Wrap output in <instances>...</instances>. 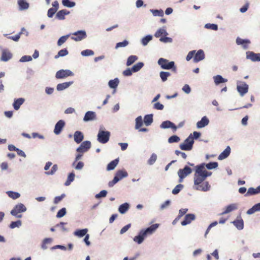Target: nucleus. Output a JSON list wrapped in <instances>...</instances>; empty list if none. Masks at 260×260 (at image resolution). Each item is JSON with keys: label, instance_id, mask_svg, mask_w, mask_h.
I'll list each match as a JSON object with an SVG mask.
<instances>
[{"label": "nucleus", "instance_id": "1", "mask_svg": "<svg viewBox=\"0 0 260 260\" xmlns=\"http://www.w3.org/2000/svg\"><path fill=\"white\" fill-rule=\"evenodd\" d=\"M211 175V172L207 171L204 169V165H198L195 166L193 189L203 191H208L210 188V185L208 181L204 182V181Z\"/></svg>", "mask_w": 260, "mask_h": 260}, {"label": "nucleus", "instance_id": "2", "mask_svg": "<svg viewBox=\"0 0 260 260\" xmlns=\"http://www.w3.org/2000/svg\"><path fill=\"white\" fill-rule=\"evenodd\" d=\"M159 225L158 223H155L146 229L140 230L138 235L133 238L134 241L138 244H142L147 236L154 233Z\"/></svg>", "mask_w": 260, "mask_h": 260}, {"label": "nucleus", "instance_id": "3", "mask_svg": "<svg viewBox=\"0 0 260 260\" xmlns=\"http://www.w3.org/2000/svg\"><path fill=\"white\" fill-rule=\"evenodd\" d=\"M110 137V132L105 131V127L103 125L100 126L97 135V140L98 142L102 144H106L109 141Z\"/></svg>", "mask_w": 260, "mask_h": 260}, {"label": "nucleus", "instance_id": "4", "mask_svg": "<svg viewBox=\"0 0 260 260\" xmlns=\"http://www.w3.org/2000/svg\"><path fill=\"white\" fill-rule=\"evenodd\" d=\"M157 63L164 70H172L174 72L176 71L174 61H169L167 59L160 58L158 60Z\"/></svg>", "mask_w": 260, "mask_h": 260}, {"label": "nucleus", "instance_id": "5", "mask_svg": "<svg viewBox=\"0 0 260 260\" xmlns=\"http://www.w3.org/2000/svg\"><path fill=\"white\" fill-rule=\"evenodd\" d=\"M127 176L128 174L126 171L119 170L116 172L113 179L108 183V186L110 187H113L118 181Z\"/></svg>", "mask_w": 260, "mask_h": 260}, {"label": "nucleus", "instance_id": "6", "mask_svg": "<svg viewBox=\"0 0 260 260\" xmlns=\"http://www.w3.org/2000/svg\"><path fill=\"white\" fill-rule=\"evenodd\" d=\"M27 210L25 206L22 203H18L16 205L11 211V214L17 218H20L22 215L19 213L24 212Z\"/></svg>", "mask_w": 260, "mask_h": 260}, {"label": "nucleus", "instance_id": "7", "mask_svg": "<svg viewBox=\"0 0 260 260\" xmlns=\"http://www.w3.org/2000/svg\"><path fill=\"white\" fill-rule=\"evenodd\" d=\"M193 143L192 135L190 134L184 142L180 144L179 147L182 150L190 151L192 149Z\"/></svg>", "mask_w": 260, "mask_h": 260}, {"label": "nucleus", "instance_id": "8", "mask_svg": "<svg viewBox=\"0 0 260 260\" xmlns=\"http://www.w3.org/2000/svg\"><path fill=\"white\" fill-rule=\"evenodd\" d=\"M192 172V169L188 166H185L183 169H179L177 172V174L179 177V182H182L183 179L190 175Z\"/></svg>", "mask_w": 260, "mask_h": 260}, {"label": "nucleus", "instance_id": "9", "mask_svg": "<svg viewBox=\"0 0 260 260\" xmlns=\"http://www.w3.org/2000/svg\"><path fill=\"white\" fill-rule=\"evenodd\" d=\"M237 90L241 96H243L248 91L249 86L245 82L237 81Z\"/></svg>", "mask_w": 260, "mask_h": 260}, {"label": "nucleus", "instance_id": "10", "mask_svg": "<svg viewBox=\"0 0 260 260\" xmlns=\"http://www.w3.org/2000/svg\"><path fill=\"white\" fill-rule=\"evenodd\" d=\"M72 35L73 36L71 37V39L76 42L81 41L87 37L86 32L84 30H78L73 32Z\"/></svg>", "mask_w": 260, "mask_h": 260}, {"label": "nucleus", "instance_id": "11", "mask_svg": "<svg viewBox=\"0 0 260 260\" xmlns=\"http://www.w3.org/2000/svg\"><path fill=\"white\" fill-rule=\"evenodd\" d=\"M73 75L74 73L69 70H60L56 73L55 77L57 79H62Z\"/></svg>", "mask_w": 260, "mask_h": 260}, {"label": "nucleus", "instance_id": "12", "mask_svg": "<svg viewBox=\"0 0 260 260\" xmlns=\"http://www.w3.org/2000/svg\"><path fill=\"white\" fill-rule=\"evenodd\" d=\"M91 147V142L89 141H85L83 142L76 151L79 153H84L87 152Z\"/></svg>", "mask_w": 260, "mask_h": 260}, {"label": "nucleus", "instance_id": "13", "mask_svg": "<svg viewBox=\"0 0 260 260\" xmlns=\"http://www.w3.org/2000/svg\"><path fill=\"white\" fill-rule=\"evenodd\" d=\"M65 125L66 123L63 120H59L58 121L54 126V128L53 130V133L54 134L56 135H59L65 126Z\"/></svg>", "mask_w": 260, "mask_h": 260}, {"label": "nucleus", "instance_id": "14", "mask_svg": "<svg viewBox=\"0 0 260 260\" xmlns=\"http://www.w3.org/2000/svg\"><path fill=\"white\" fill-rule=\"evenodd\" d=\"M96 114L95 112L88 111L86 112L83 117V121L87 122L91 121H93L96 119Z\"/></svg>", "mask_w": 260, "mask_h": 260}, {"label": "nucleus", "instance_id": "15", "mask_svg": "<svg viewBox=\"0 0 260 260\" xmlns=\"http://www.w3.org/2000/svg\"><path fill=\"white\" fill-rule=\"evenodd\" d=\"M236 44L238 45H241L242 48L246 50L248 48L249 45L250 44V41L248 39H243L240 37H237L236 40Z\"/></svg>", "mask_w": 260, "mask_h": 260}, {"label": "nucleus", "instance_id": "16", "mask_svg": "<svg viewBox=\"0 0 260 260\" xmlns=\"http://www.w3.org/2000/svg\"><path fill=\"white\" fill-rule=\"evenodd\" d=\"M160 127L162 129L171 128L174 132H176L177 129V126L173 122L169 120L163 121L160 125Z\"/></svg>", "mask_w": 260, "mask_h": 260}, {"label": "nucleus", "instance_id": "17", "mask_svg": "<svg viewBox=\"0 0 260 260\" xmlns=\"http://www.w3.org/2000/svg\"><path fill=\"white\" fill-rule=\"evenodd\" d=\"M246 54L247 59H250L253 62L260 61V53H255L252 51H247Z\"/></svg>", "mask_w": 260, "mask_h": 260}, {"label": "nucleus", "instance_id": "18", "mask_svg": "<svg viewBox=\"0 0 260 260\" xmlns=\"http://www.w3.org/2000/svg\"><path fill=\"white\" fill-rule=\"evenodd\" d=\"M196 216L193 214H187L185 215L184 220L181 221V225L183 226L189 224L191 221L195 219Z\"/></svg>", "mask_w": 260, "mask_h": 260}, {"label": "nucleus", "instance_id": "19", "mask_svg": "<svg viewBox=\"0 0 260 260\" xmlns=\"http://www.w3.org/2000/svg\"><path fill=\"white\" fill-rule=\"evenodd\" d=\"M209 123V120L207 116H205L201 118V120L197 122V127L198 128H202L208 125Z\"/></svg>", "mask_w": 260, "mask_h": 260}, {"label": "nucleus", "instance_id": "20", "mask_svg": "<svg viewBox=\"0 0 260 260\" xmlns=\"http://www.w3.org/2000/svg\"><path fill=\"white\" fill-rule=\"evenodd\" d=\"M73 84V81H69L63 82L62 83H59L56 86V90L58 91H62L67 89L71 85Z\"/></svg>", "mask_w": 260, "mask_h": 260}, {"label": "nucleus", "instance_id": "21", "mask_svg": "<svg viewBox=\"0 0 260 260\" xmlns=\"http://www.w3.org/2000/svg\"><path fill=\"white\" fill-rule=\"evenodd\" d=\"M205 58V54L203 50H199L193 58L194 62H198Z\"/></svg>", "mask_w": 260, "mask_h": 260}, {"label": "nucleus", "instance_id": "22", "mask_svg": "<svg viewBox=\"0 0 260 260\" xmlns=\"http://www.w3.org/2000/svg\"><path fill=\"white\" fill-rule=\"evenodd\" d=\"M231 147L228 146L219 155L218 159L219 160H223L226 158L230 154Z\"/></svg>", "mask_w": 260, "mask_h": 260}, {"label": "nucleus", "instance_id": "23", "mask_svg": "<svg viewBox=\"0 0 260 260\" xmlns=\"http://www.w3.org/2000/svg\"><path fill=\"white\" fill-rule=\"evenodd\" d=\"M238 209V205L237 204H231L227 206L225 210L220 214L221 215H225L229 213Z\"/></svg>", "mask_w": 260, "mask_h": 260}, {"label": "nucleus", "instance_id": "24", "mask_svg": "<svg viewBox=\"0 0 260 260\" xmlns=\"http://www.w3.org/2000/svg\"><path fill=\"white\" fill-rule=\"evenodd\" d=\"M25 99L22 98L18 99H15L13 103V106L15 110H18L20 109V106L24 103Z\"/></svg>", "mask_w": 260, "mask_h": 260}, {"label": "nucleus", "instance_id": "25", "mask_svg": "<svg viewBox=\"0 0 260 260\" xmlns=\"http://www.w3.org/2000/svg\"><path fill=\"white\" fill-rule=\"evenodd\" d=\"M74 139L76 143H80L84 139L83 134L81 131H76L74 134Z\"/></svg>", "mask_w": 260, "mask_h": 260}, {"label": "nucleus", "instance_id": "26", "mask_svg": "<svg viewBox=\"0 0 260 260\" xmlns=\"http://www.w3.org/2000/svg\"><path fill=\"white\" fill-rule=\"evenodd\" d=\"M17 4L20 11H24L29 8V5L26 0H18Z\"/></svg>", "mask_w": 260, "mask_h": 260}, {"label": "nucleus", "instance_id": "27", "mask_svg": "<svg viewBox=\"0 0 260 260\" xmlns=\"http://www.w3.org/2000/svg\"><path fill=\"white\" fill-rule=\"evenodd\" d=\"M70 14V12L67 10H61L57 12L55 18L58 20H64L65 16Z\"/></svg>", "mask_w": 260, "mask_h": 260}, {"label": "nucleus", "instance_id": "28", "mask_svg": "<svg viewBox=\"0 0 260 260\" xmlns=\"http://www.w3.org/2000/svg\"><path fill=\"white\" fill-rule=\"evenodd\" d=\"M260 193V185L257 186L256 188L253 187H250L248 188L247 192L245 194V196H253L257 194Z\"/></svg>", "mask_w": 260, "mask_h": 260}, {"label": "nucleus", "instance_id": "29", "mask_svg": "<svg viewBox=\"0 0 260 260\" xmlns=\"http://www.w3.org/2000/svg\"><path fill=\"white\" fill-rule=\"evenodd\" d=\"M236 220L232 222L233 224L239 230H242L244 228V221L241 218L240 216Z\"/></svg>", "mask_w": 260, "mask_h": 260}, {"label": "nucleus", "instance_id": "30", "mask_svg": "<svg viewBox=\"0 0 260 260\" xmlns=\"http://www.w3.org/2000/svg\"><path fill=\"white\" fill-rule=\"evenodd\" d=\"M214 83L215 85H218L221 83H225L228 81L226 79H225L220 75H217L213 76V77Z\"/></svg>", "mask_w": 260, "mask_h": 260}, {"label": "nucleus", "instance_id": "31", "mask_svg": "<svg viewBox=\"0 0 260 260\" xmlns=\"http://www.w3.org/2000/svg\"><path fill=\"white\" fill-rule=\"evenodd\" d=\"M256 212H260V203L255 204L251 208L248 209L246 212V214L251 215Z\"/></svg>", "mask_w": 260, "mask_h": 260}, {"label": "nucleus", "instance_id": "32", "mask_svg": "<svg viewBox=\"0 0 260 260\" xmlns=\"http://www.w3.org/2000/svg\"><path fill=\"white\" fill-rule=\"evenodd\" d=\"M152 114H147L144 116V123L147 126L150 125L153 121Z\"/></svg>", "mask_w": 260, "mask_h": 260}, {"label": "nucleus", "instance_id": "33", "mask_svg": "<svg viewBox=\"0 0 260 260\" xmlns=\"http://www.w3.org/2000/svg\"><path fill=\"white\" fill-rule=\"evenodd\" d=\"M12 58V54L7 51V50H3L2 52V54L1 56V60L4 61H7L9 60H10Z\"/></svg>", "mask_w": 260, "mask_h": 260}, {"label": "nucleus", "instance_id": "34", "mask_svg": "<svg viewBox=\"0 0 260 260\" xmlns=\"http://www.w3.org/2000/svg\"><path fill=\"white\" fill-rule=\"evenodd\" d=\"M200 165H204V168H206L208 170L216 169L218 167L217 162H210L208 164L202 163Z\"/></svg>", "mask_w": 260, "mask_h": 260}, {"label": "nucleus", "instance_id": "35", "mask_svg": "<svg viewBox=\"0 0 260 260\" xmlns=\"http://www.w3.org/2000/svg\"><path fill=\"white\" fill-rule=\"evenodd\" d=\"M129 208V204L127 203L120 205L118 208V211L121 214H124Z\"/></svg>", "mask_w": 260, "mask_h": 260}, {"label": "nucleus", "instance_id": "36", "mask_svg": "<svg viewBox=\"0 0 260 260\" xmlns=\"http://www.w3.org/2000/svg\"><path fill=\"white\" fill-rule=\"evenodd\" d=\"M153 39V37L151 35H148L145 37L142 38L141 40V43L144 46H146L148 45L149 42L151 41Z\"/></svg>", "mask_w": 260, "mask_h": 260}, {"label": "nucleus", "instance_id": "37", "mask_svg": "<svg viewBox=\"0 0 260 260\" xmlns=\"http://www.w3.org/2000/svg\"><path fill=\"white\" fill-rule=\"evenodd\" d=\"M88 230L87 229L77 230L74 232V235L79 238L83 237L87 234Z\"/></svg>", "mask_w": 260, "mask_h": 260}, {"label": "nucleus", "instance_id": "38", "mask_svg": "<svg viewBox=\"0 0 260 260\" xmlns=\"http://www.w3.org/2000/svg\"><path fill=\"white\" fill-rule=\"evenodd\" d=\"M119 161L118 158H116L112 161H111L110 163L108 164L107 167V170L108 171H111L114 170L115 167L118 165Z\"/></svg>", "mask_w": 260, "mask_h": 260}, {"label": "nucleus", "instance_id": "39", "mask_svg": "<svg viewBox=\"0 0 260 260\" xmlns=\"http://www.w3.org/2000/svg\"><path fill=\"white\" fill-rule=\"evenodd\" d=\"M119 83L118 78H116L113 80H110L108 82V85L111 88L115 89L118 86Z\"/></svg>", "mask_w": 260, "mask_h": 260}, {"label": "nucleus", "instance_id": "40", "mask_svg": "<svg viewBox=\"0 0 260 260\" xmlns=\"http://www.w3.org/2000/svg\"><path fill=\"white\" fill-rule=\"evenodd\" d=\"M144 120H143L142 117L139 116L135 119V129H139L143 125Z\"/></svg>", "mask_w": 260, "mask_h": 260}, {"label": "nucleus", "instance_id": "41", "mask_svg": "<svg viewBox=\"0 0 260 260\" xmlns=\"http://www.w3.org/2000/svg\"><path fill=\"white\" fill-rule=\"evenodd\" d=\"M138 59V57L136 55H131L129 56L127 59L126 62V65L127 66H130L133 63H134Z\"/></svg>", "mask_w": 260, "mask_h": 260}, {"label": "nucleus", "instance_id": "42", "mask_svg": "<svg viewBox=\"0 0 260 260\" xmlns=\"http://www.w3.org/2000/svg\"><path fill=\"white\" fill-rule=\"evenodd\" d=\"M144 64L142 62H139L137 63L136 64H134L132 67V71H133L134 73H136L139 71L144 66Z\"/></svg>", "mask_w": 260, "mask_h": 260}, {"label": "nucleus", "instance_id": "43", "mask_svg": "<svg viewBox=\"0 0 260 260\" xmlns=\"http://www.w3.org/2000/svg\"><path fill=\"white\" fill-rule=\"evenodd\" d=\"M6 193L9 197L13 200L17 199L20 197V194L19 192L13 191H8L6 192Z\"/></svg>", "mask_w": 260, "mask_h": 260}, {"label": "nucleus", "instance_id": "44", "mask_svg": "<svg viewBox=\"0 0 260 260\" xmlns=\"http://www.w3.org/2000/svg\"><path fill=\"white\" fill-rule=\"evenodd\" d=\"M52 241H53V239L51 238H47L44 239L43 240L42 245H41V248L44 250L47 249L48 248L47 245L51 244V242H52Z\"/></svg>", "mask_w": 260, "mask_h": 260}, {"label": "nucleus", "instance_id": "45", "mask_svg": "<svg viewBox=\"0 0 260 260\" xmlns=\"http://www.w3.org/2000/svg\"><path fill=\"white\" fill-rule=\"evenodd\" d=\"M162 35H164L165 36H167L168 35V33L164 28H159L155 32L154 34V36L156 38H159L161 37Z\"/></svg>", "mask_w": 260, "mask_h": 260}, {"label": "nucleus", "instance_id": "46", "mask_svg": "<svg viewBox=\"0 0 260 260\" xmlns=\"http://www.w3.org/2000/svg\"><path fill=\"white\" fill-rule=\"evenodd\" d=\"M171 76V74L168 72L161 71L159 73V76L161 81L164 82L166 81L168 78Z\"/></svg>", "mask_w": 260, "mask_h": 260}, {"label": "nucleus", "instance_id": "47", "mask_svg": "<svg viewBox=\"0 0 260 260\" xmlns=\"http://www.w3.org/2000/svg\"><path fill=\"white\" fill-rule=\"evenodd\" d=\"M75 176V175L73 172L70 173L68 176L67 180L66 181L64 185L66 186L70 185L71 182L74 180Z\"/></svg>", "mask_w": 260, "mask_h": 260}, {"label": "nucleus", "instance_id": "48", "mask_svg": "<svg viewBox=\"0 0 260 260\" xmlns=\"http://www.w3.org/2000/svg\"><path fill=\"white\" fill-rule=\"evenodd\" d=\"M70 36V34H68L65 36H63L61 37L57 41V45L58 46H61L63 43H64L68 39Z\"/></svg>", "mask_w": 260, "mask_h": 260}, {"label": "nucleus", "instance_id": "49", "mask_svg": "<svg viewBox=\"0 0 260 260\" xmlns=\"http://www.w3.org/2000/svg\"><path fill=\"white\" fill-rule=\"evenodd\" d=\"M69 54V52L67 49H63L59 50L57 55L54 56L55 59H57L60 57H63Z\"/></svg>", "mask_w": 260, "mask_h": 260}, {"label": "nucleus", "instance_id": "50", "mask_svg": "<svg viewBox=\"0 0 260 260\" xmlns=\"http://www.w3.org/2000/svg\"><path fill=\"white\" fill-rule=\"evenodd\" d=\"M150 11L152 13L154 16H160L162 17L164 15V13L162 10H154L150 9Z\"/></svg>", "mask_w": 260, "mask_h": 260}, {"label": "nucleus", "instance_id": "51", "mask_svg": "<svg viewBox=\"0 0 260 260\" xmlns=\"http://www.w3.org/2000/svg\"><path fill=\"white\" fill-rule=\"evenodd\" d=\"M62 5L68 8H73L76 5L74 2H71L70 0H62Z\"/></svg>", "mask_w": 260, "mask_h": 260}, {"label": "nucleus", "instance_id": "52", "mask_svg": "<svg viewBox=\"0 0 260 260\" xmlns=\"http://www.w3.org/2000/svg\"><path fill=\"white\" fill-rule=\"evenodd\" d=\"M183 187L184 186L181 184L177 185L172 190V193L173 194H177L183 189Z\"/></svg>", "mask_w": 260, "mask_h": 260}, {"label": "nucleus", "instance_id": "53", "mask_svg": "<svg viewBox=\"0 0 260 260\" xmlns=\"http://www.w3.org/2000/svg\"><path fill=\"white\" fill-rule=\"evenodd\" d=\"M22 224L21 221L20 220H17L16 221H12L10 223L9 227L11 229H14L15 228H19Z\"/></svg>", "mask_w": 260, "mask_h": 260}, {"label": "nucleus", "instance_id": "54", "mask_svg": "<svg viewBox=\"0 0 260 260\" xmlns=\"http://www.w3.org/2000/svg\"><path fill=\"white\" fill-rule=\"evenodd\" d=\"M180 140V138L177 135H173L171 136L168 139V142L169 143H177Z\"/></svg>", "mask_w": 260, "mask_h": 260}, {"label": "nucleus", "instance_id": "55", "mask_svg": "<svg viewBox=\"0 0 260 260\" xmlns=\"http://www.w3.org/2000/svg\"><path fill=\"white\" fill-rule=\"evenodd\" d=\"M81 54L83 56H92L94 55V52L92 50L86 49L82 51L81 52Z\"/></svg>", "mask_w": 260, "mask_h": 260}, {"label": "nucleus", "instance_id": "56", "mask_svg": "<svg viewBox=\"0 0 260 260\" xmlns=\"http://www.w3.org/2000/svg\"><path fill=\"white\" fill-rule=\"evenodd\" d=\"M204 27L213 30H217L218 29V25L213 23H207L205 25Z\"/></svg>", "mask_w": 260, "mask_h": 260}, {"label": "nucleus", "instance_id": "57", "mask_svg": "<svg viewBox=\"0 0 260 260\" xmlns=\"http://www.w3.org/2000/svg\"><path fill=\"white\" fill-rule=\"evenodd\" d=\"M157 159V155L155 153L152 154L148 160V164L149 165H153Z\"/></svg>", "mask_w": 260, "mask_h": 260}, {"label": "nucleus", "instance_id": "58", "mask_svg": "<svg viewBox=\"0 0 260 260\" xmlns=\"http://www.w3.org/2000/svg\"><path fill=\"white\" fill-rule=\"evenodd\" d=\"M171 202L169 200L166 201L164 203H162L160 205V210H164L165 209L168 208L171 205Z\"/></svg>", "mask_w": 260, "mask_h": 260}, {"label": "nucleus", "instance_id": "59", "mask_svg": "<svg viewBox=\"0 0 260 260\" xmlns=\"http://www.w3.org/2000/svg\"><path fill=\"white\" fill-rule=\"evenodd\" d=\"M128 44V42L127 40H124L122 42L117 43L115 46V49L119 48L125 47Z\"/></svg>", "mask_w": 260, "mask_h": 260}, {"label": "nucleus", "instance_id": "60", "mask_svg": "<svg viewBox=\"0 0 260 260\" xmlns=\"http://www.w3.org/2000/svg\"><path fill=\"white\" fill-rule=\"evenodd\" d=\"M107 194V191L106 190H101L99 193L95 194V198L97 199L101 198L106 197Z\"/></svg>", "mask_w": 260, "mask_h": 260}, {"label": "nucleus", "instance_id": "61", "mask_svg": "<svg viewBox=\"0 0 260 260\" xmlns=\"http://www.w3.org/2000/svg\"><path fill=\"white\" fill-rule=\"evenodd\" d=\"M57 170L58 166L57 165L55 164L52 166L51 171L46 172L45 174L48 175H52L55 174V173L57 171Z\"/></svg>", "mask_w": 260, "mask_h": 260}, {"label": "nucleus", "instance_id": "62", "mask_svg": "<svg viewBox=\"0 0 260 260\" xmlns=\"http://www.w3.org/2000/svg\"><path fill=\"white\" fill-rule=\"evenodd\" d=\"M66 209L65 208H62L58 211L56 214V217L57 218L62 217L66 215Z\"/></svg>", "mask_w": 260, "mask_h": 260}, {"label": "nucleus", "instance_id": "63", "mask_svg": "<svg viewBox=\"0 0 260 260\" xmlns=\"http://www.w3.org/2000/svg\"><path fill=\"white\" fill-rule=\"evenodd\" d=\"M32 60V57L29 55H24L21 57L19 60L20 62H24L27 61H30Z\"/></svg>", "mask_w": 260, "mask_h": 260}, {"label": "nucleus", "instance_id": "64", "mask_svg": "<svg viewBox=\"0 0 260 260\" xmlns=\"http://www.w3.org/2000/svg\"><path fill=\"white\" fill-rule=\"evenodd\" d=\"M57 10H56L55 9L53 8H51L49 9L47 12V16L49 18H52L55 14V13L57 12Z\"/></svg>", "mask_w": 260, "mask_h": 260}]
</instances>
